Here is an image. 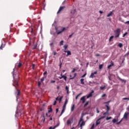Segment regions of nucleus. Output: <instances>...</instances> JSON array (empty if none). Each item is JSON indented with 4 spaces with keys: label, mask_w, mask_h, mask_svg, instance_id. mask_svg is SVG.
<instances>
[{
    "label": "nucleus",
    "mask_w": 129,
    "mask_h": 129,
    "mask_svg": "<svg viewBox=\"0 0 129 129\" xmlns=\"http://www.w3.org/2000/svg\"><path fill=\"white\" fill-rule=\"evenodd\" d=\"M53 53L54 56L56 55V54H57V52H56V51H53Z\"/></svg>",
    "instance_id": "55"
},
{
    "label": "nucleus",
    "mask_w": 129,
    "mask_h": 129,
    "mask_svg": "<svg viewBox=\"0 0 129 129\" xmlns=\"http://www.w3.org/2000/svg\"><path fill=\"white\" fill-rule=\"evenodd\" d=\"M106 120H109V119H111V117H107L106 118Z\"/></svg>",
    "instance_id": "44"
},
{
    "label": "nucleus",
    "mask_w": 129,
    "mask_h": 129,
    "mask_svg": "<svg viewBox=\"0 0 129 129\" xmlns=\"http://www.w3.org/2000/svg\"><path fill=\"white\" fill-rule=\"evenodd\" d=\"M63 43H64V41L61 40L59 43L60 46H62V45H63Z\"/></svg>",
    "instance_id": "35"
},
{
    "label": "nucleus",
    "mask_w": 129,
    "mask_h": 129,
    "mask_svg": "<svg viewBox=\"0 0 129 129\" xmlns=\"http://www.w3.org/2000/svg\"><path fill=\"white\" fill-rule=\"evenodd\" d=\"M118 46L119 47V48H121V47H122V43H119Z\"/></svg>",
    "instance_id": "38"
},
{
    "label": "nucleus",
    "mask_w": 129,
    "mask_h": 129,
    "mask_svg": "<svg viewBox=\"0 0 129 129\" xmlns=\"http://www.w3.org/2000/svg\"><path fill=\"white\" fill-rule=\"evenodd\" d=\"M73 35H74V33H73L71 35H70L69 36V38H72V36H73Z\"/></svg>",
    "instance_id": "50"
},
{
    "label": "nucleus",
    "mask_w": 129,
    "mask_h": 129,
    "mask_svg": "<svg viewBox=\"0 0 129 129\" xmlns=\"http://www.w3.org/2000/svg\"><path fill=\"white\" fill-rule=\"evenodd\" d=\"M65 89L67 91V94H68L69 93V87L66 86Z\"/></svg>",
    "instance_id": "15"
},
{
    "label": "nucleus",
    "mask_w": 129,
    "mask_h": 129,
    "mask_svg": "<svg viewBox=\"0 0 129 129\" xmlns=\"http://www.w3.org/2000/svg\"><path fill=\"white\" fill-rule=\"evenodd\" d=\"M62 98H63V96H61L60 97V98H59L58 100H59V103H60L62 100Z\"/></svg>",
    "instance_id": "30"
},
{
    "label": "nucleus",
    "mask_w": 129,
    "mask_h": 129,
    "mask_svg": "<svg viewBox=\"0 0 129 129\" xmlns=\"http://www.w3.org/2000/svg\"><path fill=\"white\" fill-rule=\"evenodd\" d=\"M119 80H120V81H121L122 82H124L125 83V81L124 80H122L121 78L118 77V78Z\"/></svg>",
    "instance_id": "27"
},
{
    "label": "nucleus",
    "mask_w": 129,
    "mask_h": 129,
    "mask_svg": "<svg viewBox=\"0 0 129 129\" xmlns=\"http://www.w3.org/2000/svg\"><path fill=\"white\" fill-rule=\"evenodd\" d=\"M123 100H129V98H123Z\"/></svg>",
    "instance_id": "39"
},
{
    "label": "nucleus",
    "mask_w": 129,
    "mask_h": 129,
    "mask_svg": "<svg viewBox=\"0 0 129 129\" xmlns=\"http://www.w3.org/2000/svg\"><path fill=\"white\" fill-rule=\"evenodd\" d=\"M63 52H64V53H67V57H68V56L71 55V51H70V50H64Z\"/></svg>",
    "instance_id": "7"
},
{
    "label": "nucleus",
    "mask_w": 129,
    "mask_h": 129,
    "mask_svg": "<svg viewBox=\"0 0 129 129\" xmlns=\"http://www.w3.org/2000/svg\"><path fill=\"white\" fill-rule=\"evenodd\" d=\"M64 9H65V6H61L59 8L58 12H57V14H59V13H60V12H62V11H63V10H64Z\"/></svg>",
    "instance_id": "5"
},
{
    "label": "nucleus",
    "mask_w": 129,
    "mask_h": 129,
    "mask_svg": "<svg viewBox=\"0 0 129 129\" xmlns=\"http://www.w3.org/2000/svg\"><path fill=\"white\" fill-rule=\"evenodd\" d=\"M64 111H65V109H62V110H61V113L59 115V116H61V115H62V114H63V113H64Z\"/></svg>",
    "instance_id": "22"
},
{
    "label": "nucleus",
    "mask_w": 129,
    "mask_h": 129,
    "mask_svg": "<svg viewBox=\"0 0 129 129\" xmlns=\"http://www.w3.org/2000/svg\"><path fill=\"white\" fill-rule=\"evenodd\" d=\"M89 103V101L86 102L84 105V107H85V106H87V105H88Z\"/></svg>",
    "instance_id": "33"
},
{
    "label": "nucleus",
    "mask_w": 129,
    "mask_h": 129,
    "mask_svg": "<svg viewBox=\"0 0 129 129\" xmlns=\"http://www.w3.org/2000/svg\"><path fill=\"white\" fill-rule=\"evenodd\" d=\"M46 74H47V71H45V72L43 73V75H46Z\"/></svg>",
    "instance_id": "59"
},
{
    "label": "nucleus",
    "mask_w": 129,
    "mask_h": 129,
    "mask_svg": "<svg viewBox=\"0 0 129 129\" xmlns=\"http://www.w3.org/2000/svg\"><path fill=\"white\" fill-rule=\"evenodd\" d=\"M65 108H66V105H63V107H62V109H64L65 110Z\"/></svg>",
    "instance_id": "49"
},
{
    "label": "nucleus",
    "mask_w": 129,
    "mask_h": 129,
    "mask_svg": "<svg viewBox=\"0 0 129 129\" xmlns=\"http://www.w3.org/2000/svg\"><path fill=\"white\" fill-rule=\"evenodd\" d=\"M56 103H57V101H54V103H53V105H56Z\"/></svg>",
    "instance_id": "58"
},
{
    "label": "nucleus",
    "mask_w": 129,
    "mask_h": 129,
    "mask_svg": "<svg viewBox=\"0 0 129 129\" xmlns=\"http://www.w3.org/2000/svg\"><path fill=\"white\" fill-rule=\"evenodd\" d=\"M94 93V91L92 90L91 92L88 95L87 98H89V97H92V94Z\"/></svg>",
    "instance_id": "4"
},
{
    "label": "nucleus",
    "mask_w": 129,
    "mask_h": 129,
    "mask_svg": "<svg viewBox=\"0 0 129 129\" xmlns=\"http://www.w3.org/2000/svg\"><path fill=\"white\" fill-rule=\"evenodd\" d=\"M15 84L16 85L18 86V82H15Z\"/></svg>",
    "instance_id": "63"
},
{
    "label": "nucleus",
    "mask_w": 129,
    "mask_h": 129,
    "mask_svg": "<svg viewBox=\"0 0 129 129\" xmlns=\"http://www.w3.org/2000/svg\"><path fill=\"white\" fill-rule=\"evenodd\" d=\"M65 29H66L65 27H63L62 29L61 30V31L57 32V35H60L61 33H63V32L65 31Z\"/></svg>",
    "instance_id": "8"
},
{
    "label": "nucleus",
    "mask_w": 129,
    "mask_h": 129,
    "mask_svg": "<svg viewBox=\"0 0 129 129\" xmlns=\"http://www.w3.org/2000/svg\"><path fill=\"white\" fill-rule=\"evenodd\" d=\"M113 14V13L112 12V11L110 12V13H109L107 15V17L109 18V17H111V16H112V15Z\"/></svg>",
    "instance_id": "14"
},
{
    "label": "nucleus",
    "mask_w": 129,
    "mask_h": 129,
    "mask_svg": "<svg viewBox=\"0 0 129 129\" xmlns=\"http://www.w3.org/2000/svg\"><path fill=\"white\" fill-rule=\"evenodd\" d=\"M95 77V76H94V74L91 73L90 78H94Z\"/></svg>",
    "instance_id": "19"
},
{
    "label": "nucleus",
    "mask_w": 129,
    "mask_h": 129,
    "mask_svg": "<svg viewBox=\"0 0 129 129\" xmlns=\"http://www.w3.org/2000/svg\"><path fill=\"white\" fill-rule=\"evenodd\" d=\"M85 76H86V73H85V74H84V75L81 77V78H83L84 77H85Z\"/></svg>",
    "instance_id": "51"
},
{
    "label": "nucleus",
    "mask_w": 129,
    "mask_h": 129,
    "mask_svg": "<svg viewBox=\"0 0 129 129\" xmlns=\"http://www.w3.org/2000/svg\"><path fill=\"white\" fill-rule=\"evenodd\" d=\"M71 123H72V122H71V119H69L67 120V125H69L70 124H71Z\"/></svg>",
    "instance_id": "11"
},
{
    "label": "nucleus",
    "mask_w": 129,
    "mask_h": 129,
    "mask_svg": "<svg viewBox=\"0 0 129 129\" xmlns=\"http://www.w3.org/2000/svg\"><path fill=\"white\" fill-rule=\"evenodd\" d=\"M3 48H5V45L2 44V45L0 46V50H3Z\"/></svg>",
    "instance_id": "32"
},
{
    "label": "nucleus",
    "mask_w": 129,
    "mask_h": 129,
    "mask_svg": "<svg viewBox=\"0 0 129 129\" xmlns=\"http://www.w3.org/2000/svg\"><path fill=\"white\" fill-rule=\"evenodd\" d=\"M125 24H128L129 25V21H126V22H125Z\"/></svg>",
    "instance_id": "61"
},
{
    "label": "nucleus",
    "mask_w": 129,
    "mask_h": 129,
    "mask_svg": "<svg viewBox=\"0 0 129 129\" xmlns=\"http://www.w3.org/2000/svg\"><path fill=\"white\" fill-rule=\"evenodd\" d=\"M22 63L19 62L18 63H16V66L18 68H21L22 67Z\"/></svg>",
    "instance_id": "12"
},
{
    "label": "nucleus",
    "mask_w": 129,
    "mask_h": 129,
    "mask_svg": "<svg viewBox=\"0 0 129 129\" xmlns=\"http://www.w3.org/2000/svg\"><path fill=\"white\" fill-rule=\"evenodd\" d=\"M81 81V84L84 85V79H81L80 80Z\"/></svg>",
    "instance_id": "21"
},
{
    "label": "nucleus",
    "mask_w": 129,
    "mask_h": 129,
    "mask_svg": "<svg viewBox=\"0 0 129 129\" xmlns=\"http://www.w3.org/2000/svg\"><path fill=\"white\" fill-rule=\"evenodd\" d=\"M94 124H93L91 127V129H94Z\"/></svg>",
    "instance_id": "52"
},
{
    "label": "nucleus",
    "mask_w": 129,
    "mask_h": 129,
    "mask_svg": "<svg viewBox=\"0 0 129 129\" xmlns=\"http://www.w3.org/2000/svg\"><path fill=\"white\" fill-rule=\"evenodd\" d=\"M74 109H75V104H73L71 108V111H74Z\"/></svg>",
    "instance_id": "18"
},
{
    "label": "nucleus",
    "mask_w": 129,
    "mask_h": 129,
    "mask_svg": "<svg viewBox=\"0 0 129 129\" xmlns=\"http://www.w3.org/2000/svg\"><path fill=\"white\" fill-rule=\"evenodd\" d=\"M96 111H97V113H99V110H98V108H96Z\"/></svg>",
    "instance_id": "57"
},
{
    "label": "nucleus",
    "mask_w": 129,
    "mask_h": 129,
    "mask_svg": "<svg viewBox=\"0 0 129 129\" xmlns=\"http://www.w3.org/2000/svg\"><path fill=\"white\" fill-rule=\"evenodd\" d=\"M105 94H103L102 95V97H104V96H105Z\"/></svg>",
    "instance_id": "62"
},
{
    "label": "nucleus",
    "mask_w": 129,
    "mask_h": 129,
    "mask_svg": "<svg viewBox=\"0 0 129 129\" xmlns=\"http://www.w3.org/2000/svg\"><path fill=\"white\" fill-rule=\"evenodd\" d=\"M46 78V77H42L41 79H40V82H43V81H44L45 80V79Z\"/></svg>",
    "instance_id": "26"
},
{
    "label": "nucleus",
    "mask_w": 129,
    "mask_h": 129,
    "mask_svg": "<svg viewBox=\"0 0 129 129\" xmlns=\"http://www.w3.org/2000/svg\"><path fill=\"white\" fill-rule=\"evenodd\" d=\"M128 114H129L128 112H125L122 119H125V120H127V117L128 116Z\"/></svg>",
    "instance_id": "3"
},
{
    "label": "nucleus",
    "mask_w": 129,
    "mask_h": 129,
    "mask_svg": "<svg viewBox=\"0 0 129 129\" xmlns=\"http://www.w3.org/2000/svg\"><path fill=\"white\" fill-rule=\"evenodd\" d=\"M122 120H123V119H121L120 120V121L117 122L116 123V124H119L120 123V122H121V121H122Z\"/></svg>",
    "instance_id": "42"
},
{
    "label": "nucleus",
    "mask_w": 129,
    "mask_h": 129,
    "mask_svg": "<svg viewBox=\"0 0 129 129\" xmlns=\"http://www.w3.org/2000/svg\"><path fill=\"white\" fill-rule=\"evenodd\" d=\"M102 67H103V64H100L99 66V69H102Z\"/></svg>",
    "instance_id": "34"
},
{
    "label": "nucleus",
    "mask_w": 129,
    "mask_h": 129,
    "mask_svg": "<svg viewBox=\"0 0 129 129\" xmlns=\"http://www.w3.org/2000/svg\"><path fill=\"white\" fill-rule=\"evenodd\" d=\"M76 71V70L75 69H74L72 71V73H74Z\"/></svg>",
    "instance_id": "53"
},
{
    "label": "nucleus",
    "mask_w": 129,
    "mask_h": 129,
    "mask_svg": "<svg viewBox=\"0 0 129 129\" xmlns=\"http://www.w3.org/2000/svg\"><path fill=\"white\" fill-rule=\"evenodd\" d=\"M52 111H53L52 108H50V109L48 110V113L52 112Z\"/></svg>",
    "instance_id": "31"
},
{
    "label": "nucleus",
    "mask_w": 129,
    "mask_h": 129,
    "mask_svg": "<svg viewBox=\"0 0 129 129\" xmlns=\"http://www.w3.org/2000/svg\"><path fill=\"white\" fill-rule=\"evenodd\" d=\"M105 107L107 108V112H108L109 111V109H110V108L109 107V106H108V105H106Z\"/></svg>",
    "instance_id": "17"
},
{
    "label": "nucleus",
    "mask_w": 129,
    "mask_h": 129,
    "mask_svg": "<svg viewBox=\"0 0 129 129\" xmlns=\"http://www.w3.org/2000/svg\"><path fill=\"white\" fill-rule=\"evenodd\" d=\"M68 103V100L67 99H66L65 102H64V105H66Z\"/></svg>",
    "instance_id": "36"
},
{
    "label": "nucleus",
    "mask_w": 129,
    "mask_h": 129,
    "mask_svg": "<svg viewBox=\"0 0 129 129\" xmlns=\"http://www.w3.org/2000/svg\"><path fill=\"white\" fill-rule=\"evenodd\" d=\"M61 78H63L64 80H65V81H66V80H67V77H66L65 76H62Z\"/></svg>",
    "instance_id": "23"
},
{
    "label": "nucleus",
    "mask_w": 129,
    "mask_h": 129,
    "mask_svg": "<svg viewBox=\"0 0 129 129\" xmlns=\"http://www.w3.org/2000/svg\"><path fill=\"white\" fill-rule=\"evenodd\" d=\"M115 34V38H118L120 35V29L118 28L114 31Z\"/></svg>",
    "instance_id": "2"
},
{
    "label": "nucleus",
    "mask_w": 129,
    "mask_h": 129,
    "mask_svg": "<svg viewBox=\"0 0 129 129\" xmlns=\"http://www.w3.org/2000/svg\"><path fill=\"white\" fill-rule=\"evenodd\" d=\"M110 102V101H108V102H104V103L105 104H107V103H109Z\"/></svg>",
    "instance_id": "54"
},
{
    "label": "nucleus",
    "mask_w": 129,
    "mask_h": 129,
    "mask_svg": "<svg viewBox=\"0 0 129 129\" xmlns=\"http://www.w3.org/2000/svg\"><path fill=\"white\" fill-rule=\"evenodd\" d=\"M114 37V36H110V37L109 39V42H111V41H112V39H113Z\"/></svg>",
    "instance_id": "20"
},
{
    "label": "nucleus",
    "mask_w": 129,
    "mask_h": 129,
    "mask_svg": "<svg viewBox=\"0 0 129 129\" xmlns=\"http://www.w3.org/2000/svg\"><path fill=\"white\" fill-rule=\"evenodd\" d=\"M55 82H56V81H55V80H51L50 82V83H55Z\"/></svg>",
    "instance_id": "48"
},
{
    "label": "nucleus",
    "mask_w": 129,
    "mask_h": 129,
    "mask_svg": "<svg viewBox=\"0 0 129 129\" xmlns=\"http://www.w3.org/2000/svg\"><path fill=\"white\" fill-rule=\"evenodd\" d=\"M54 43L53 42H52L50 44V46H52V45Z\"/></svg>",
    "instance_id": "64"
},
{
    "label": "nucleus",
    "mask_w": 129,
    "mask_h": 129,
    "mask_svg": "<svg viewBox=\"0 0 129 129\" xmlns=\"http://www.w3.org/2000/svg\"><path fill=\"white\" fill-rule=\"evenodd\" d=\"M93 74H94V75L97 74V72H95L93 73Z\"/></svg>",
    "instance_id": "60"
},
{
    "label": "nucleus",
    "mask_w": 129,
    "mask_h": 129,
    "mask_svg": "<svg viewBox=\"0 0 129 129\" xmlns=\"http://www.w3.org/2000/svg\"><path fill=\"white\" fill-rule=\"evenodd\" d=\"M112 122L113 123H115V122H117V120H116V119L115 118H114L113 120H112Z\"/></svg>",
    "instance_id": "25"
},
{
    "label": "nucleus",
    "mask_w": 129,
    "mask_h": 129,
    "mask_svg": "<svg viewBox=\"0 0 129 129\" xmlns=\"http://www.w3.org/2000/svg\"><path fill=\"white\" fill-rule=\"evenodd\" d=\"M100 119H98L96 121V125H98L99 124H100Z\"/></svg>",
    "instance_id": "13"
},
{
    "label": "nucleus",
    "mask_w": 129,
    "mask_h": 129,
    "mask_svg": "<svg viewBox=\"0 0 129 129\" xmlns=\"http://www.w3.org/2000/svg\"><path fill=\"white\" fill-rule=\"evenodd\" d=\"M44 109H45V108L44 107V105H43V107L40 108V111H43Z\"/></svg>",
    "instance_id": "28"
},
{
    "label": "nucleus",
    "mask_w": 129,
    "mask_h": 129,
    "mask_svg": "<svg viewBox=\"0 0 129 129\" xmlns=\"http://www.w3.org/2000/svg\"><path fill=\"white\" fill-rule=\"evenodd\" d=\"M63 48L64 49V50H67V48H68V45L66 44L63 46Z\"/></svg>",
    "instance_id": "24"
},
{
    "label": "nucleus",
    "mask_w": 129,
    "mask_h": 129,
    "mask_svg": "<svg viewBox=\"0 0 129 129\" xmlns=\"http://www.w3.org/2000/svg\"><path fill=\"white\" fill-rule=\"evenodd\" d=\"M112 66H113V62H112L111 61V64H109V65L107 67L108 69H109V68H110L111 67H112Z\"/></svg>",
    "instance_id": "16"
},
{
    "label": "nucleus",
    "mask_w": 129,
    "mask_h": 129,
    "mask_svg": "<svg viewBox=\"0 0 129 129\" xmlns=\"http://www.w3.org/2000/svg\"><path fill=\"white\" fill-rule=\"evenodd\" d=\"M78 125H80L81 129H82L83 126L85 125V121L83 120V116L80 117Z\"/></svg>",
    "instance_id": "1"
},
{
    "label": "nucleus",
    "mask_w": 129,
    "mask_h": 129,
    "mask_svg": "<svg viewBox=\"0 0 129 129\" xmlns=\"http://www.w3.org/2000/svg\"><path fill=\"white\" fill-rule=\"evenodd\" d=\"M58 111H59V109L56 108V113H58Z\"/></svg>",
    "instance_id": "56"
},
{
    "label": "nucleus",
    "mask_w": 129,
    "mask_h": 129,
    "mask_svg": "<svg viewBox=\"0 0 129 129\" xmlns=\"http://www.w3.org/2000/svg\"><path fill=\"white\" fill-rule=\"evenodd\" d=\"M105 118V116H103L100 117L99 118V119H100V120L101 119H103V118Z\"/></svg>",
    "instance_id": "40"
},
{
    "label": "nucleus",
    "mask_w": 129,
    "mask_h": 129,
    "mask_svg": "<svg viewBox=\"0 0 129 129\" xmlns=\"http://www.w3.org/2000/svg\"><path fill=\"white\" fill-rule=\"evenodd\" d=\"M100 88L101 90H103V89H104V88H105V86L100 87Z\"/></svg>",
    "instance_id": "41"
},
{
    "label": "nucleus",
    "mask_w": 129,
    "mask_h": 129,
    "mask_svg": "<svg viewBox=\"0 0 129 129\" xmlns=\"http://www.w3.org/2000/svg\"><path fill=\"white\" fill-rule=\"evenodd\" d=\"M32 69L34 70L35 69V64L33 63L32 64Z\"/></svg>",
    "instance_id": "46"
},
{
    "label": "nucleus",
    "mask_w": 129,
    "mask_h": 129,
    "mask_svg": "<svg viewBox=\"0 0 129 129\" xmlns=\"http://www.w3.org/2000/svg\"><path fill=\"white\" fill-rule=\"evenodd\" d=\"M20 92L21 91H20V90H17V91L16 93L17 99H18V96H20Z\"/></svg>",
    "instance_id": "6"
},
{
    "label": "nucleus",
    "mask_w": 129,
    "mask_h": 129,
    "mask_svg": "<svg viewBox=\"0 0 129 129\" xmlns=\"http://www.w3.org/2000/svg\"><path fill=\"white\" fill-rule=\"evenodd\" d=\"M38 85L39 87H40V86H41V82H38Z\"/></svg>",
    "instance_id": "47"
},
{
    "label": "nucleus",
    "mask_w": 129,
    "mask_h": 129,
    "mask_svg": "<svg viewBox=\"0 0 129 129\" xmlns=\"http://www.w3.org/2000/svg\"><path fill=\"white\" fill-rule=\"evenodd\" d=\"M80 100L82 101V103H84L85 102V96L82 97Z\"/></svg>",
    "instance_id": "10"
},
{
    "label": "nucleus",
    "mask_w": 129,
    "mask_h": 129,
    "mask_svg": "<svg viewBox=\"0 0 129 129\" xmlns=\"http://www.w3.org/2000/svg\"><path fill=\"white\" fill-rule=\"evenodd\" d=\"M82 94V93L79 94L78 95L76 96V99H77V98H78V97H79V96H80V95H81Z\"/></svg>",
    "instance_id": "29"
},
{
    "label": "nucleus",
    "mask_w": 129,
    "mask_h": 129,
    "mask_svg": "<svg viewBox=\"0 0 129 129\" xmlns=\"http://www.w3.org/2000/svg\"><path fill=\"white\" fill-rule=\"evenodd\" d=\"M71 13L73 15V16H76V9L72 10Z\"/></svg>",
    "instance_id": "9"
},
{
    "label": "nucleus",
    "mask_w": 129,
    "mask_h": 129,
    "mask_svg": "<svg viewBox=\"0 0 129 129\" xmlns=\"http://www.w3.org/2000/svg\"><path fill=\"white\" fill-rule=\"evenodd\" d=\"M76 75H77V74L76 73L74 74V76L73 78H71V79H74V78H75V77H76Z\"/></svg>",
    "instance_id": "37"
},
{
    "label": "nucleus",
    "mask_w": 129,
    "mask_h": 129,
    "mask_svg": "<svg viewBox=\"0 0 129 129\" xmlns=\"http://www.w3.org/2000/svg\"><path fill=\"white\" fill-rule=\"evenodd\" d=\"M107 114H108V112L107 111L103 113V115H104V116Z\"/></svg>",
    "instance_id": "43"
},
{
    "label": "nucleus",
    "mask_w": 129,
    "mask_h": 129,
    "mask_svg": "<svg viewBox=\"0 0 129 129\" xmlns=\"http://www.w3.org/2000/svg\"><path fill=\"white\" fill-rule=\"evenodd\" d=\"M126 35H127V32H125V33H124L123 34L122 37H125Z\"/></svg>",
    "instance_id": "45"
}]
</instances>
